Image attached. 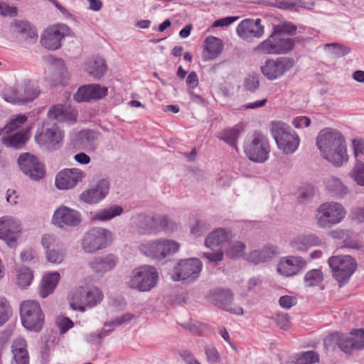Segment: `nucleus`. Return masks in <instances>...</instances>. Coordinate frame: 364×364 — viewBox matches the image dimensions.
Masks as SVG:
<instances>
[{"label": "nucleus", "mask_w": 364, "mask_h": 364, "mask_svg": "<svg viewBox=\"0 0 364 364\" xmlns=\"http://www.w3.org/2000/svg\"><path fill=\"white\" fill-rule=\"evenodd\" d=\"M306 264L301 257L289 256L280 259L277 272L284 277H291L299 273Z\"/></svg>", "instance_id": "nucleus-25"}, {"label": "nucleus", "mask_w": 364, "mask_h": 364, "mask_svg": "<svg viewBox=\"0 0 364 364\" xmlns=\"http://www.w3.org/2000/svg\"><path fill=\"white\" fill-rule=\"evenodd\" d=\"M64 139V132L55 124L50 128L43 129L36 134V143L46 149L54 151L62 146Z\"/></svg>", "instance_id": "nucleus-12"}, {"label": "nucleus", "mask_w": 364, "mask_h": 364, "mask_svg": "<svg viewBox=\"0 0 364 364\" xmlns=\"http://www.w3.org/2000/svg\"><path fill=\"white\" fill-rule=\"evenodd\" d=\"M11 351L12 354L11 364H29L27 343L24 338H17L14 340L11 346Z\"/></svg>", "instance_id": "nucleus-30"}, {"label": "nucleus", "mask_w": 364, "mask_h": 364, "mask_svg": "<svg viewBox=\"0 0 364 364\" xmlns=\"http://www.w3.org/2000/svg\"><path fill=\"white\" fill-rule=\"evenodd\" d=\"M297 299L293 296H282L279 298V305L285 309H289L292 306L296 304Z\"/></svg>", "instance_id": "nucleus-63"}, {"label": "nucleus", "mask_w": 364, "mask_h": 364, "mask_svg": "<svg viewBox=\"0 0 364 364\" xmlns=\"http://www.w3.org/2000/svg\"><path fill=\"white\" fill-rule=\"evenodd\" d=\"M112 232L104 228H92L83 235L81 247L86 253H95L106 248L112 242Z\"/></svg>", "instance_id": "nucleus-7"}, {"label": "nucleus", "mask_w": 364, "mask_h": 364, "mask_svg": "<svg viewBox=\"0 0 364 364\" xmlns=\"http://www.w3.org/2000/svg\"><path fill=\"white\" fill-rule=\"evenodd\" d=\"M132 223L136 232L142 235H156L161 231H173L174 222L164 215L156 213H138L132 218Z\"/></svg>", "instance_id": "nucleus-1"}, {"label": "nucleus", "mask_w": 364, "mask_h": 364, "mask_svg": "<svg viewBox=\"0 0 364 364\" xmlns=\"http://www.w3.org/2000/svg\"><path fill=\"white\" fill-rule=\"evenodd\" d=\"M7 135V136H3L1 139V143L7 147L20 149L26 144L28 139L27 134L23 131Z\"/></svg>", "instance_id": "nucleus-39"}, {"label": "nucleus", "mask_w": 364, "mask_h": 364, "mask_svg": "<svg viewBox=\"0 0 364 364\" xmlns=\"http://www.w3.org/2000/svg\"><path fill=\"white\" fill-rule=\"evenodd\" d=\"M294 65V60L287 57L269 59L261 67V72L268 80H274L283 76Z\"/></svg>", "instance_id": "nucleus-13"}, {"label": "nucleus", "mask_w": 364, "mask_h": 364, "mask_svg": "<svg viewBox=\"0 0 364 364\" xmlns=\"http://www.w3.org/2000/svg\"><path fill=\"white\" fill-rule=\"evenodd\" d=\"M103 294L97 287L86 289L84 303L85 306H95L100 304L103 299Z\"/></svg>", "instance_id": "nucleus-42"}, {"label": "nucleus", "mask_w": 364, "mask_h": 364, "mask_svg": "<svg viewBox=\"0 0 364 364\" xmlns=\"http://www.w3.org/2000/svg\"><path fill=\"white\" fill-rule=\"evenodd\" d=\"M323 279V272L318 269L309 270L304 277V282L307 287L318 286Z\"/></svg>", "instance_id": "nucleus-47"}, {"label": "nucleus", "mask_w": 364, "mask_h": 364, "mask_svg": "<svg viewBox=\"0 0 364 364\" xmlns=\"http://www.w3.org/2000/svg\"><path fill=\"white\" fill-rule=\"evenodd\" d=\"M324 48L337 57L344 56L350 52V49L349 48L337 43H326L324 46Z\"/></svg>", "instance_id": "nucleus-52"}, {"label": "nucleus", "mask_w": 364, "mask_h": 364, "mask_svg": "<svg viewBox=\"0 0 364 364\" xmlns=\"http://www.w3.org/2000/svg\"><path fill=\"white\" fill-rule=\"evenodd\" d=\"M39 95V90L35 82L25 81L14 87H5L1 93L3 99L13 105H21L31 102Z\"/></svg>", "instance_id": "nucleus-6"}, {"label": "nucleus", "mask_w": 364, "mask_h": 364, "mask_svg": "<svg viewBox=\"0 0 364 364\" xmlns=\"http://www.w3.org/2000/svg\"><path fill=\"white\" fill-rule=\"evenodd\" d=\"M207 360L210 363H215L219 361V353L215 347L208 346L205 348Z\"/></svg>", "instance_id": "nucleus-61"}, {"label": "nucleus", "mask_w": 364, "mask_h": 364, "mask_svg": "<svg viewBox=\"0 0 364 364\" xmlns=\"http://www.w3.org/2000/svg\"><path fill=\"white\" fill-rule=\"evenodd\" d=\"M260 18H245L236 28V33L242 39L250 41L254 38H259L264 33V27Z\"/></svg>", "instance_id": "nucleus-18"}, {"label": "nucleus", "mask_w": 364, "mask_h": 364, "mask_svg": "<svg viewBox=\"0 0 364 364\" xmlns=\"http://www.w3.org/2000/svg\"><path fill=\"white\" fill-rule=\"evenodd\" d=\"M109 190V183L107 179H101L95 186L83 191L80 198L85 203L94 204L104 199Z\"/></svg>", "instance_id": "nucleus-26"}, {"label": "nucleus", "mask_w": 364, "mask_h": 364, "mask_svg": "<svg viewBox=\"0 0 364 364\" xmlns=\"http://www.w3.org/2000/svg\"><path fill=\"white\" fill-rule=\"evenodd\" d=\"M14 31L25 40L36 41L38 38L36 28L28 21L16 20L11 25Z\"/></svg>", "instance_id": "nucleus-36"}, {"label": "nucleus", "mask_w": 364, "mask_h": 364, "mask_svg": "<svg viewBox=\"0 0 364 364\" xmlns=\"http://www.w3.org/2000/svg\"><path fill=\"white\" fill-rule=\"evenodd\" d=\"M276 254L273 246H267L262 250H256L250 252L245 257L248 262L254 264L264 262L271 259Z\"/></svg>", "instance_id": "nucleus-37"}, {"label": "nucleus", "mask_w": 364, "mask_h": 364, "mask_svg": "<svg viewBox=\"0 0 364 364\" xmlns=\"http://www.w3.org/2000/svg\"><path fill=\"white\" fill-rule=\"evenodd\" d=\"M276 47L274 34L272 33L266 40L261 42L255 48V51L264 55H277Z\"/></svg>", "instance_id": "nucleus-43"}, {"label": "nucleus", "mask_w": 364, "mask_h": 364, "mask_svg": "<svg viewBox=\"0 0 364 364\" xmlns=\"http://www.w3.org/2000/svg\"><path fill=\"white\" fill-rule=\"evenodd\" d=\"M202 268L203 264L199 259H181L173 267L171 276L173 281L191 283L198 278Z\"/></svg>", "instance_id": "nucleus-9"}, {"label": "nucleus", "mask_w": 364, "mask_h": 364, "mask_svg": "<svg viewBox=\"0 0 364 364\" xmlns=\"http://www.w3.org/2000/svg\"><path fill=\"white\" fill-rule=\"evenodd\" d=\"M346 214L343 206L337 202H325L315 211L316 225L320 228H329L340 223Z\"/></svg>", "instance_id": "nucleus-5"}, {"label": "nucleus", "mask_w": 364, "mask_h": 364, "mask_svg": "<svg viewBox=\"0 0 364 364\" xmlns=\"http://www.w3.org/2000/svg\"><path fill=\"white\" fill-rule=\"evenodd\" d=\"M65 255V250L58 246L46 250V258L48 261L53 264H60L63 261Z\"/></svg>", "instance_id": "nucleus-48"}, {"label": "nucleus", "mask_w": 364, "mask_h": 364, "mask_svg": "<svg viewBox=\"0 0 364 364\" xmlns=\"http://www.w3.org/2000/svg\"><path fill=\"white\" fill-rule=\"evenodd\" d=\"M270 147L267 138L262 134L255 133L250 142L245 146L249 159L257 163H263L269 159Z\"/></svg>", "instance_id": "nucleus-11"}, {"label": "nucleus", "mask_w": 364, "mask_h": 364, "mask_svg": "<svg viewBox=\"0 0 364 364\" xmlns=\"http://www.w3.org/2000/svg\"><path fill=\"white\" fill-rule=\"evenodd\" d=\"M210 227L209 223L205 220L197 219L191 226V232L196 237L201 236Z\"/></svg>", "instance_id": "nucleus-57"}, {"label": "nucleus", "mask_w": 364, "mask_h": 364, "mask_svg": "<svg viewBox=\"0 0 364 364\" xmlns=\"http://www.w3.org/2000/svg\"><path fill=\"white\" fill-rule=\"evenodd\" d=\"M82 220L81 214L75 209L60 205L54 212L53 223L60 228H73L77 226Z\"/></svg>", "instance_id": "nucleus-17"}, {"label": "nucleus", "mask_w": 364, "mask_h": 364, "mask_svg": "<svg viewBox=\"0 0 364 364\" xmlns=\"http://www.w3.org/2000/svg\"><path fill=\"white\" fill-rule=\"evenodd\" d=\"M271 132L278 148L284 154H291L298 149L299 137L286 123L281 121L272 122Z\"/></svg>", "instance_id": "nucleus-4"}, {"label": "nucleus", "mask_w": 364, "mask_h": 364, "mask_svg": "<svg viewBox=\"0 0 364 364\" xmlns=\"http://www.w3.org/2000/svg\"><path fill=\"white\" fill-rule=\"evenodd\" d=\"M21 319L26 328L39 331L44 321V316L39 304L33 300L23 301L21 304Z\"/></svg>", "instance_id": "nucleus-10"}, {"label": "nucleus", "mask_w": 364, "mask_h": 364, "mask_svg": "<svg viewBox=\"0 0 364 364\" xmlns=\"http://www.w3.org/2000/svg\"><path fill=\"white\" fill-rule=\"evenodd\" d=\"M118 262L119 259L116 255L107 254L93 257L88 262V266L93 272L102 276L115 268Z\"/></svg>", "instance_id": "nucleus-23"}, {"label": "nucleus", "mask_w": 364, "mask_h": 364, "mask_svg": "<svg viewBox=\"0 0 364 364\" xmlns=\"http://www.w3.org/2000/svg\"><path fill=\"white\" fill-rule=\"evenodd\" d=\"M48 117L59 122L73 124L76 122L77 112L68 105L58 104L48 110Z\"/></svg>", "instance_id": "nucleus-28"}, {"label": "nucleus", "mask_w": 364, "mask_h": 364, "mask_svg": "<svg viewBox=\"0 0 364 364\" xmlns=\"http://www.w3.org/2000/svg\"><path fill=\"white\" fill-rule=\"evenodd\" d=\"M223 48L221 40L215 36H209L205 41V51L203 58L205 60L215 59Z\"/></svg>", "instance_id": "nucleus-34"}, {"label": "nucleus", "mask_w": 364, "mask_h": 364, "mask_svg": "<svg viewBox=\"0 0 364 364\" xmlns=\"http://www.w3.org/2000/svg\"><path fill=\"white\" fill-rule=\"evenodd\" d=\"M323 183L326 191L333 198L337 199L343 198L348 192V187L339 178L330 176L326 177Z\"/></svg>", "instance_id": "nucleus-31"}, {"label": "nucleus", "mask_w": 364, "mask_h": 364, "mask_svg": "<svg viewBox=\"0 0 364 364\" xmlns=\"http://www.w3.org/2000/svg\"><path fill=\"white\" fill-rule=\"evenodd\" d=\"M364 348V329L352 330L349 335H343L341 342V350L346 353H350L354 350Z\"/></svg>", "instance_id": "nucleus-27"}, {"label": "nucleus", "mask_w": 364, "mask_h": 364, "mask_svg": "<svg viewBox=\"0 0 364 364\" xmlns=\"http://www.w3.org/2000/svg\"><path fill=\"white\" fill-rule=\"evenodd\" d=\"M273 34H274L275 46H277V55L286 54L293 50L295 46L296 38L293 39L282 36L279 33H276L274 31Z\"/></svg>", "instance_id": "nucleus-40"}, {"label": "nucleus", "mask_w": 364, "mask_h": 364, "mask_svg": "<svg viewBox=\"0 0 364 364\" xmlns=\"http://www.w3.org/2000/svg\"><path fill=\"white\" fill-rule=\"evenodd\" d=\"M180 248V244L173 240L160 238L142 242L139 250L146 257L162 261L176 254Z\"/></svg>", "instance_id": "nucleus-3"}, {"label": "nucleus", "mask_w": 364, "mask_h": 364, "mask_svg": "<svg viewBox=\"0 0 364 364\" xmlns=\"http://www.w3.org/2000/svg\"><path fill=\"white\" fill-rule=\"evenodd\" d=\"M85 71L95 80L101 79L107 70L105 60L100 55H93L84 63Z\"/></svg>", "instance_id": "nucleus-29"}, {"label": "nucleus", "mask_w": 364, "mask_h": 364, "mask_svg": "<svg viewBox=\"0 0 364 364\" xmlns=\"http://www.w3.org/2000/svg\"><path fill=\"white\" fill-rule=\"evenodd\" d=\"M259 86V75L254 74L248 75L244 80V87L251 92H255Z\"/></svg>", "instance_id": "nucleus-58"}, {"label": "nucleus", "mask_w": 364, "mask_h": 364, "mask_svg": "<svg viewBox=\"0 0 364 364\" xmlns=\"http://www.w3.org/2000/svg\"><path fill=\"white\" fill-rule=\"evenodd\" d=\"M352 177L358 185L364 186V163L356 161L352 171Z\"/></svg>", "instance_id": "nucleus-56"}, {"label": "nucleus", "mask_w": 364, "mask_h": 364, "mask_svg": "<svg viewBox=\"0 0 364 364\" xmlns=\"http://www.w3.org/2000/svg\"><path fill=\"white\" fill-rule=\"evenodd\" d=\"M328 264L340 287L349 281L357 268L355 260L349 255L332 256L328 258Z\"/></svg>", "instance_id": "nucleus-8"}, {"label": "nucleus", "mask_w": 364, "mask_h": 364, "mask_svg": "<svg viewBox=\"0 0 364 364\" xmlns=\"http://www.w3.org/2000/svg\"><path fill=\"white\" fill-rule=\"evenodd\" d=\"M18 162L21 171L31 179L39 180L43 177V167L36 156L24 153L20 155Z\"/></svg>", "instance_id": "nucleus-20"}, {"label": "nucleus", "mask_w": 364, "mask_h": 364, "mask_svg": "<svg viewBox=\"0 0 364 364\" xmlns=\"http://www.w3.org/2000/svg\"><path fill=\"white\" fill-rule=\"evenodd\" d=\"M107 87L99 84H90L80 87L74 95V99L77 102L100 100L107 95Z\"/></svg>", "instance_id": "nucleus-24"}, {"label": "nucleus", "mask_w": 364, "mask_h": 364, "mask_svg": "<svg viewBox=\"0 0 364 364\" xmlns=\"http://www.w3.org/2000/svg\"><path fill=\"white\" fill-rule=\"evenodd\" d=\"M245 245L238 240L228 242L225 248L227 256L231 258L242 257L245 255Z\"/></svg>", "instance_id": "nucleus-44"}, {"label": "nucleus", "mask_w": 364, "mask_h": 364, "mask_svg": "<svg viewBox=\"0 0 364 364\" xmlns=\"http://www.w3.org/2000/svg\"><path fill=\"white\" fill-rule=\"evenodd\" d=\"M351 146L353 151L354 157L357 161L358 158L364 155V137L355 138L351 140Z\"/></svg>", "instance_id": "nucleus-59"}, {"label": "nucleus", "mask_w": 364, "mask_h": 364, "mask_svg": "<svg viewBox=\"0 0 364 364\" xmlns=\"http://www.w3.org/2000/svg\"><path fill=\"white\" fill-rule=\"evenodd\" d=\"M21 230L18 220L9 215L0 218V239L5 241L9 247H16Z\"/></svg>", "instance_id": "nucleus-14"}, {"label": "nucleus", "mask_w": 364, "mask_h": 364, "mask_svg": "<svg viewBox=\"0 0 364 364\" xmlns=\"http://www.w3.org/2000/svg\"><path fill=\"white\" fill-rule=\"evenodd\" d=\"M343 338V335H341L338 333H331L327 336L323 340L325 348L327 350H333L337 345L341 348V342Z\"/></svg>", "instance_id": "nucleus-54"}, {"label": "nucleus", "mask_w": 364, "mask_h": 364, "mask_svg": "<svg viewBox=\"0 0 364 364\" xmlns=\"http://www.w3.org/2000/svg\"><path fill=\"white\" fill-rule=\"evenodd\" d=\"M228 238V232L223 228H218L207 236L205 245L208 248L213 249L227 241Z\"/></svg>", "instance_id": "nucleus-41"}, {"label": "nucleus", "mask_w": 364, "mask_h": 364, "mask_svg": "<svg viewBox=\"0 0 364 364\" xmlns=\"http://www.w3.org/2000/svg\"><path fill=\"white\" fill-rule=\"evenodd\" d=\"M26 121V117L24 115L19 114L15 118L11 119L3 129L2 133L5 134H10L13 132H15L18 128L23 125Z\"/></svg>", "instance_id": "nucleus-49"}, {"label": "nucleus", "mask_w": 364, "mask_h": 364, "mask_svg": "<svg viewBox=\"0 0 364 364\" xmlns=\"http://www.w3.org/2000/svg\"><path fill=\"white\" fill-rule=\"evenodd\" d=\"M297 27L291 22H284L277 25L274 27L273 31L276 32V33H279V35L287 34V35H294L296 32Z\"/></svg>", "instance_id": "nucleus-53"}, {"label": "nucleus", "mask_w": 364, "mask_h": 364, "mask_svg": "<svg viewBox=\"0 0 364 364\" xmlns=\"http://www.w3.org/2000/svg\"><path fill=\"white\" fill-rule=\"evenodd\" d=\"M210 302L217 307L233 314H243V309L240 306H232L233 293L229 289H217L209 294Z\"/></svg>", "instance_id": "nucleus-16"}, {"label": "nucleus", "mask_w": 364, "mask_h": 364, "mask_svg": "<svg viewBox=\"0 0 364 364\" xmlns=\"http://www.w3.org/2000/svg\"><path fill=\"white\" fill-rule=\"evenodd\" d=\"M123 213V208L117 205H112L95 212H90V219L92 221L106 222Z\"/></svg>", "instance_id": "nucleus-33"}, {"label": "nucleus", "mask_w": 364, "mask_h": 364, "mask_svg": "<svg viewBox=\"0 0 364 364\" xmlns=\"http://www.w3.org/2000/svg\"><path fill=\"white\" fill-rule=\"evenodd\" d=\"M321 240L314 234L299 235L291 241V246L295 250L305 251L312 246L318 245Z\"/></svg>", "instance_id": "nucleus-35"}, {"label": "nucleus", "mask_w": 364, "mask_h": 364, "mask_svg": "<svg viewBox=\"0 0 364 364\" xmlns=\"http://www.w3.org/2000/svg\"><path fill=\"white\" fill-rule=\"evenodd\" d=\"M240 136V131L238 129L232 128L224 130L221 134L220 139L232 147H236V142Z\"/></svg>", "instance_id": "nucleus-51"}, {"label": "nucleus", "mask_w": 364, "mask_h": 364, "mask_svg": "<svg viewBox=\"0 0 364 364\" xmlns=\"http://www.w3.org/2000/svg\"><path fill=\"white\" fill-rule=\"evenodd\" d=\"M86 292V288L80 287L73 290L69 294V302L70 306L73 310H78L81 312L85 311V294Z\"/></svg>", "instance_id": "nucleus-38"}, {"label": "nucleus", "mask_w": 364, "mask_h": 364, "mask_svg": "<svg viewBox=\"0 0 364 364\" xmlns=\"http://www.w3.org/2000/svg\"><path fill=\"white\" fill-rule=\"evenodd\" d=\"M70 29L65 24L48 28L41 36L42 46L48 50H56L61 46V40L70 35Z\"/></svg>", "instance_id": "nucleus-15"}, {"label": "nucleus", "mask_w": 364, "mask_h": 364, "mask_svg": "<svg viewBox=\"0 0 364 364\" xmlns=\"http://www.w3.org/2000/svg\"><path fill=\"white\" fill-rule=\"evenodd\" d=\"M159 279V272L154 266L144 264L132 271L127 284L132 289L148 292L156 287Z\"/></svg>", "instance_id": "nucleus-2"}, {"label": "nucleus", "mask_w": 364, "mask_h": 364, "mask_svg": "<svg viewBox=\"0 0 364 364\" xmlns=\"http://www.w3.org/2000/svg\"><path fill=\"white\" fill-rule=\"evenodd\" d=\"M0 14L3 16L15 17L18 14V9L15 6L0 1Z\"/></svg>", "instance_id": "nucleus-60"}, {"label": "nucleus", "mask_w": 364, "mask_h": 364, "mask_svg": "<svg viewBox=\"0 0 364 364\" xmlns=\"http://www.w3.org/2000/svg\"><path fill=\"white\" fill-rule=\"evenodd\" d=\"M60 277V275L58 272H48L44 274L39 287V294L42 298H46L53 292Z\"/></svg>", "instance_id": "nucleus-32"}, {"label": "nucleus", "mask_w": 364, "mask_h": 364, "mask_svg": "<svg viewBox=\"0 0 364 364\" xmlns=\"http://www.w3.org/2000/svg\"><path fill=\"white\" fill-rule=\"evenodd\" d=\"M269 5L282 10L297 11L304 3L301 0H275Z\"/></svg>", "instance_id": "nucleus-46"}, {"label": "nucleus", "mask_w": 364, "mask_h": 364, "mask_svg": "<svg viewBox=\"0 0 364 364\" xmlns=\"http://www.w3.org/2000/svg\"><path fill=\"white\" fill-rule=\"evenodd\" d=\"M344 139L343 134L337 129L326 127L318 133L316 138V145L320 154H322Z\"/></svg>", "instance_id": "nucleus-19"}, {"label": "nucleus", "mask_w": 364, "mask_h": 364, "mask_svg": "<svg viewBox=\"0 0 364 364\" xmlns=\"http://www.w3.org/2000/svg\"><path fill=\"white\" fill-rule=\"evenodd\" d=\"M11 313L9 301L5 297L0 296V327L7 322Z\"/></svg>", "instance_id": "nucleus-50"}, {"label": "nucleus", "mask_w": 364, "mask_h": 364, "mask_svg": "<svg viewBox=\"0 0 364 364\" xmlns=\"http://www.w3.org/2000/svg\"><path fill=\"white\" fill-rule=\"evenodd\" d=\"M133 318L134 315L132 314L126 313L124 315L118 316L109 321L106 324V326H120L129 322Z\"/></svg>", "instance_id": "nucleus-62"}, {"label": "nucleus", "mask_w": 364, "mask_h": 364, "mask_svg": "<svg viewBox=\"0 0 364 364\" xmlns=\"http://www.w3.org/2000/svg\"><path fill=\"white\" fill-rule=\"evenodd\" d=\"M57 323L62 334L66 333L74 326L73 322L68 317L58 318Z\"/></svg>", "instance_id": "nucleus-64"}, {"label": "nucleus", "mask_w": 364, "mask_h": 364, "mask_svg": "<svg viewBox=\"0 0 364 364\" xmlns=\"http://www.w3.org/2000/svg\"><path fill=\"white\" fill-rule=\"evenodd\" d=\"M321 157L332 166L339 168L346 164L349 160L346 139L338 142L330 150L321 154Z\"/></svg>", "instance_id": "nucleus-21"}, {"label": "nucleus", "mask_w": 364, "mask_h": 364, "mask_svg": "<svg viewBox=\"0 0 364 364\" xmlns=\"http://www.w3.org/2000/svg\"><path fill=\"white\" fill-rule=\"evenodd\" d=\"M85 173L80 168H65L55 177V186L58 189L67 190L75 187Z\"/></svg>", "instance_id": "nucleus-22"}, {"label": "nucleus", "mask_w": 364, "mask_h": 364, "mask_svg": "<svg viewBox=\"0 0 364 364\" xmlns=\"http://www.w3.org/2000/svg\"><path fill=\"white\" fill-rule=\"evenodd\" d=\"M16 277L18 285L21 288H25L31 284L33 276L29 268L22 267L18 269Z\"/></svg>", "instance_id": "nucleus-45"}, {"label": "nucleus", "mask_w": 364, "mask_h": 364, "mask_svg": "<svg viewBox=\"0 0 364 364\" xmlns=\"http://www.w3.org/2000/svg\"><path fill=\"white\" fill-rule=\"evenodd\" d=\"M318 361V355L316 352L311 350L302 353L294 364H314Z\"/></svg>", "instance_id": "nucleus-55"}]
</instances>
